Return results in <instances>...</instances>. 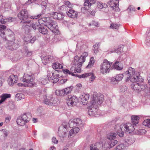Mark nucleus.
<instances>
[{
  "label": "nucleus",
  "mask_w": 150,
  "mask_h": 150,
  "mask_svg": "<svg viewBox=\"0 0 150 150\" xmlns=\"http://www.w3.org/2000/svg\"><path fill=\"white\" fill-rule=\"evenodd\" d=\"M6 27L4 25L0 26V36L8 42L5 45L6 48L11 50H16L19 47V45L12 41L14 39V34L10 29L5 30Z\"/></svg>",
  "instance_id": "1"
},
{
  "label": "nucleus",
  "mask_w": 150,
  "mask_h": 150,
  "mask_svg": "<svg viewBox=\"0 0 150 150\" xmlns=\"http://www.w3.org/2000/svg\"><path fill=\"white\" fill-rule=\"evenodd\" d=\"M140 73L137 72L135 73V69L131 67H129L127 70L125 72V74L127 76V80H130L132 82H143L144 79L140 76Z\"/></svg>",
  "instance_id": "2"
},
{
  "label": "nucleus",
  "mask_w": 150,
  "mask_h": 150,
  "mask_svg": "<svg viewBox=\"0 0 150 150\" xmlns=\"http://www.w3.org/2000/svg\"><path fill=\"white\" fill-rule=\"evenodd\" d=\"M92 105L89 108L88 113L90 115H95L98 114V111L97 105L101 104L103 102L104 98L103 96L100 95L98 96L97 97H94Z\"/></svg>",
  "instance_id": "3"
},
{
  "label": "nucleus",
  "mask_w": 150,
  "mask_h": 150,
  "mask_svg": "<svg viewBox=\"0 0 150 150\" xmlns=\"http://www.w3.org/2000/svg\"><path fill=\"white\" fill-rule=\"evenodd\" d=\"M134 126L131 123H128L125 124H122L120 126L121 131H118L117 134L120 137H123L124 135V131L127 134H129L134 130Z\"/></svg>",
  "instance_id": "4"
},
{
  "label": "nucleus",
  "mask_w": 150,
  "mask_h": 150,
  "mask_svg": "<svg viewBox=\"0 0 150 150\" xmlns=\"http://www.w3.org/2000/svg\"><path fill=\"white\" fill-rule=\"evenodd\" d=\"M112 62L108 61L106 59L104 60L100 66V71L101 73L103 74H106L109 73L110 71L112 69L111 67Z\"/></svg>",
  "instance_id": "5"
},
{
  "label": "nucleus",
  "mask_w": 150,
  "mask_h": 150,
  "mask_svg": "<svg viewBox=\"0 0 150 150\" xmlns=\"http://www.w3.org/2000/svg\"><path fill=\"white\" fill-rule=\"evenodd\" d=\"M131 87L134 91L138 93L143 91L145 93L147 94L149 92L150 95V90L146 85L141 84L139 83H133L131 84Z\"/></svg>",
  "instance_id": "6"
},
{
  "label": "nucleus",
  "mask_w": 150,
  "mask_h": 150,
  "mask_svg": "<svg viewBox=\"0 0 150 150\" xmlns=\"http://www.w3.org/2000/svg\"><path fill=\"white\" fill-rule=\"evenodd\" d=\"M46 26L55 35H57L59 33L58 27L57 23L53 20H50L47 23Z\"/></svg>",
  "instance_id": "7"
},
{
  "label": "nucleus",
  "mask_w": 150,
  "mask_h": 150,
  "mask_svg": "<svg viewBox=\"0 0 150 150\" xmlns=\"http://www.w3.org/2000/svg\"><path fill=\"white\" fill-rule=\"evenodd\" d=\"M117 134V133L111 132L107 135V139L110 140L108 144L110 148L112 147L117 143L118 142L117 140H114L116 138Z\"/></svg>",
  "instance_id": "8"
},
{
  "label": "nucleus",
  "mask_w": 150,
  "mask_h": 150,
  "mask_svg": "<svg viewBox=\"0 0 150 150\" xmlns=\"http://www.w3.org/2000/svg\"><path fill=\"white\" fill-rule=\"evenodd\" d=\"M18 17L22 21L21 22L25 23H29L30 22L29 20H27L29 16L27 10L25 9L22 10L18 14Z\"/></svg>",
  "instance_id": "9"
},
{
  "label": "nucleus",
  "mask_w": 150,
  "mask_h": 150,
  "mask_svg": "<svg viewBox=\"0 0 150 150\" xmlns=\"http://www.w3.org/2000/svg\"><path fill=\"white\" fill-rule=\"evenodd\" d=\"M33 75L31 74H25L23 77L21 79V80L27 83L29 85L32 84V86H34V84L33 82L34 80Z\"/></svg>",
  "instance_id": "10"
},
{
  "label": "nucleus",
  "mask_w": 150,
  "mask_h": 150,
  "mask_svg": "<svg viewBox=\"0 0 150 150\" xmlns=\"http://www.w3.org/2000/svg\"><path fill=\"white\" fill-rule=\"evenodd\" d=\"M78 98L76 96L69 95L66 100V102L69 106H73L76 105L78 102Z\"/></svg>",
  "instance_id": "11"
},
{
  "label": "nucleus",
  "mask_w": 150,
  "mask_h": 150,
  "mask_svg": "<svg viewBox=\"0 0 150 150\" xmlns=\"http://www.w3.org/2000/svg\"><path fill=\"white\" fill-rule=\"evenodd\" d=\"M88 54L87 52H84L81 55V56L79 58V57L76 56L74 57L75 60H76L77 62H79L78 66L79 67H81L82 63L84 62L86 58L88 56Z\"/></svg>",
  "instance_id": "12"
},
{
  "label": "nucleus",
  "mask_w": 150,
  "mask_h": 150,
  "mask_svg": "<svg viewBox=\"0 0 150 150\" xmlns=\"http://www.w3.org/2000/svg\"><path fill=\"white\" fill-rule=\"evenodd\" d=\"M82 121L79 118L71 120L69 122V126L71 128H73L76 126L82 124Z\"/></svg>",
  "instance_id": "13"
},
{
  "label": "nucleus",
  "mask_w": 150,
  "mask_h": 150,
  "mask_svg": "<svg viewBox=\"0 0 150 150\" xmlns=\"http://www.w3.org/2000/svg\"><path fill=\"white\" fill-rule=\"evenodd\" d=\"M76 60H74L73 62V66L70 69V71L74 73H80L81 71V67H79L78 64L79 62H77Z\"/></svg>",
  "instance_id": "14"
},
{
  "label": "nucleus",
  "mask_w": 150,
  "mask_h": 150,
  "mask_svg": "<svg viewBox=\"0 0 150 150\" xmlns=\"http://www.w3.org/2000/svg\"><path fill=\"white\" fill-rule=\"evenodd\" d=\"M18 78L16 75L13 74L11 75L8 78V82L10 86H12L17 82Z\"/></svg>",
  "instance_id": "15"
},
{
  "label": "nucleus",
  "mask_w": 150,
  "mask_h": 150,
  "mask_svg": "<svg viewBox=\"0 0 150 150\" xmlns=\"http://www.w3.org/2000/svg\"><path fill=\"white\" fill-rule=\"evenodd\" d=\"M88 76H90L89 80L91 82L93 81L96 77L92 73H87L82 75H78V77L80 78H84Z\"/></svg>",
  "instance_id": "16"
},
{
  "label": "nucleus",
  "mask_w": 150,
  "mask_h": 150,
  "mask_svg": "<svg viewBox=\"0 0 150 150\" xmlns=\"http://www.w3.org/2000/svg\"><path fill=\"white\" fill-rule=\"evenodd\" d=\"M95 3L96 1L94 0H85L83 8L85 10H88L90 8L91 6Z\"/></svg>",
  "instance_id": "17"
},
{
  "label": "nucleus",
  "mask_w": 150,
  "mask_h": 150,
  "mask_svg": "<svg viewBox=\"0 0 150 150\" xmlns=\"http://www.w3.org/2000/svg\"><path fill=\"white\" fill-rule=\"evenodd\" d=\"M123 75L122 74H117L115 77L112 78L111 81L112 84L117 83L119 81H121L123 78Z\"/></svg>",
  "instance_id": "18"
},
{
  "label": "nucleus",
  "mask_w": 150,
  "mask_h": 150,
  "mask_svg": "<svg viewBox=\"0 0 150 150\" xmlns=\"http://www.w3.org/2000/svg\"><path fill=\"white\" fill-rule=\"evenodd\" d=\"M49 15L50 17L53 18L54 19L57 20H60L62 18L64 15L60 13L56 12H52L49 13Z\"/></svg>",
  "instance_id": "19"
},
{
  "label": "nucleus",
  "mask_w": 150,
  "mask_h": 150,
  "mask_svg": "<svg viewBox=\"0 0 150 150\" xmlns=\"http://www.w3.org/2000/svg\"><path fill=\"white\" fill-rule=\"evenodd\" d=\"M39 27L38 24H35L34 23L31 24L30 25H25V26L24 25L23 26V27L25 31H28V33L29 32V29L30 28H32L34 30H35L36 29L39 28Z\"/></svg>",
  "instance_id": "20"
},
{
  "label": "nucleus",
  "mask_w": 150,
  "mask_h": 150,
  "mask_svg": "<svg viewBox=\"0 0 150 150\" xmlns=\"http://www.w3.org/2000/svg\"><path fill=\"white\" fill-rule=\"evenodd\" d=\"M102 147L101 144L100 142H96L90 145V150H99L100 148H102Z\"/></svg>",
  "instance_id": "21"
},
{
  "label": "nucleus",
  "mask_w": 150,
  "mask_h": 150,
  "mask_svg": "<svg viewBox=\"0 0 150 150\" xmlns=\"http://www.w3.org/2000/svg\"><path fill=\"white\" fill-rule=\"evenodd\" d=\"M130 139H128L127 141H126L125 142V144H120L119 145L117 146L116 148V149L115 150H125V145H126V143H128V145H131L132 143L134 142V141H132V142H130Z\"/></svg>",
  "instance_id": "22"
},
{
  "label": "nucleus",
  "mask_w": 150,
  "mask_h": 150,
  "mask_svg": "<svg viewBox=\"0 0 150 150\" xmlns=\"http://www.w3.org/2000/svg\"><path fill=\"white\" fill-rule=\"evenodd\" d=\"M119 1L118 0H110L108 4L113 9H115L118 6Z\"/></svg>",
  "instance_id": "23"
},
{
  "label": "nucleus",
  "mask_w": 150,
  "mask_h": 150,
  "mask_svg": "<svg viewBox=\"0 0 150 150\" xmlns=\"http://www.w3.org/2000/svg\"><path fill=\"white\" fill-rule=\"evenodd\" d=\"M67 14L69 17L72 18H77L78 15V13L76 11L71 9H69Z\"/></svg>",
  "instance_id": "24"
},
{
  "label": "nucleus",
  "mask_w": 150,
  "mask_h": 150,
  "mask_svg": "<svg viewBox=\"0 0 150 150\" xmlns=\"http://www.w3.org/2000/svg\"><path fill=\"white\" fill-rule=\"evenodd\" d=\"M89 95L88 94L83 93L81 96V102L82 103H83V105L87 104L88 100H89Z\"/></svg>",
  "instance_id": "25"
},
{
  "label": "nucleus",
  "mask_w": 150,
  "mask_h": 150,
  "mask_svg": "<svg viewBox=\"0 0 150 150\" xmlns=\"http://www.w3.org/2000/svg\"><path fill=\"white\" fill-rule=\"evenodd\" d=\"M11 95L10 94L4 93L0 96L1 99L0 100V105L2 104L7 98H10Z\"/></svg>",
  "instance_id": "26"
},
{
  "label": "nucleus",
  "mask_w": 150,
  "mask_h": 150,
  "mask_svg": "<svg viewBox=\"0 0 150 150\" xmlns=\"http://www.w3.org/2000/svg\"><path fill=\"white\" fill-rule=\"evenodd\" d=\"M16 122L17 124L20 126H23L27 123L26 120H24L21 115L18 117Z\"/></svg>",
  "instance_id": "27"
},
{
  "label": "nucleus",
  "mask_w": 150,
  "mask_h": 150,
  "mask_svg": "<svg viewBox=\"0 0 150 150\" xmlns=\"http://www.w3.org/2000/svg\"><path fill=\"white\" fill-rule=\"evenodd\" d=\"M112 67V69L113 68L119 70H122L123 68L121 63L119 62H115Z\"/></svg>",
  "instance_id": "28"
},
{
  "label": "nucleus",
  "mask_w": 150,
  "mask_h": 150,
  "mask_svg": "<svg viewBox=\"0 0 150 150\" xmlns=\"http://www.w3.org/2000/svg\"><path fill=\"white\" fill-rule=\"evenodd\" d=\"M139 117L137 115H132V125L135 126L139 122Z\"/></svg>",
  "instance_id": "29"
},
{
  "label": "nucleus",
  "mask_w": 150,
  "mask_h": 150,
  "mask_svg": "<svg viewBox=\"0 0 150 150\" xmlns=\"http://www.w3.org/2000/svg\"><path fill=\"white\" fill-rule=\"evenodd\" d=\"M53 59V56L50 55L44 57L42 59L43 63L46 64L47 63L50 61H51Z\"/></svg>",
  "instance_id": "30"
},
{
  "label": "nucleus",
  "mask_w": 150,
  "mask_h": 150,
  "mask_svg": "<svg viewBox=\"0 0 150 150\" xmlns=\"http://www.w3.org/2000/svg\"><path fill=\"white\" fill-rule=\"evenodd\" d=\"M24 120H26L27 123L28 122L31 118V115L30 113H25L21 115Z\"/></svg>",
  "instance_id": "31"
},
{
  "label": "nucleus",
  "mask_w": 150,
  "mask_h": 150,
  "mask_svg": "<svg viewBox=\"0 0 150 150\" xmlns=\"http://www.w3.org/2000/svg\"><path fill=\"white\" fill-rule=\"evenodd\" d=\"M67 126L66 125H64L63 124L62 126L59 127L58 129V134L59 137H65V135L66 134V132H64L62 133H61V131L60 130L61 128H63V129H67Z\"/></svg>",
  "instance_id": "32"
},
{
  "label": "nucleus",
  "mask_w": 150,
  "mask_h": 150,
  "mask_svg": "<svg viewBox=\"0 0 150 150\" xmlns=\"http://www.w3.org/2000/svg\"><path fill=\"white\" fill-rule=\"evenodd\" d=\"M52 66L53 69H61L63 68V65L62 64L57 62L53 63Z\"/></svg>",
  "instance_id": "33"
},
{
  "label": "nucleus",
  "mask_w": 150,
  "mask_h": 150,
  "mask_svg": "<svg viewBox=\"0 0 150 150\" xmlns=\"http://www.w3.org/2000/svg\"><path fill=\"white\" fill-rule=\"evenodd\" d=\"M53 100V98L52 96H50V97H49L48 98L45 99L44 101L45 103L48 105H52L53 104L52 102Z\"/></svg>",
  "instance_id": "34"
},
{
  "label": "nucleus",
  "mask_w": 150,
  "mask_h": 150,
  "mask_svg": "<svg viewBox=\"0 0 150 150\" xmlns=\"http://www.w3.org/2000/svg\"><path fill=\"white\" fill-rule=\"evenodd\" d=\"M39 31L43 34L45 35L47 33V29L46 28L40 25L39 27Z\"/></svg>",
  "instance_id": "35"
},
{
  "label": "nucleus",
  "mask_w": 150,
  "mask_h": 150,
  "mask_svg": "<svg viewBox=\"0 0 150 150\" xmlns=\"http://www.w3.org/2000/svg\"><path fill=\"white\" fill-rule=\"evenodd\" d=\"M8 134V131L6 129H3L0 131V134L4 137H7Z\"/></svg>",
  "instance_id": "36"
},
{
  "label": "nucleus",
  "mask_w": 150,
  "mask_h": 150,
  "mask_svg": "<svg viewBox=\"0 0 150 150\" xmlns=\"http://www.w3.org/2000/svg\"><path fill=\"white\" fill-rule=\"evenodd\" d=\"M95 62V60L93 57H91L90 58V61L88 63V64L86 68H91Z\"/></svg>",
  "instance_id": "37"
},
{
  "label": "nucleus",
  "mask_w": 150,
  "mask_h": 150,
  "mask_svg": "<svg viewBox=\"0 0 150 150\" xmlns=\"http://www.w3.org/2000/svg\"><path fill=\"white\" fill-rule=\"evenodd\" d=\"M64 91H65L64 90V89L61 90H57L55 92L56 95H57L64 96L66 95Z\"/></svg>",
  "instance_id": "38"
},
{
  "label": "nucleus",
  "mask_w": 150,
  "mask_h": 150,
  "mask_svg": "<svg viewBox=\"0 0 150 150\" xmlns=\"http://www.w3.org/2000/svg\"><path fill=\"white\" fill-rule=\"evenodd\" d=\"M25 98L23 94L22 93H17L16 96V99L17 100L23 99Z\"/></svg>",
  "instance_id": "39"
},
{
  "label": "nucleus",
  "mask_w": 150,
  "mask_h": 150,
  "mask_svg": "<svg viewBox=\"0 0 150 150\" xmlns=\"http://www.w3.org/2000/svg\"><path fill=\"white\" fill-rule=\"evenodd\" d=\"M49 77L48 78L47 77L42 78L40 80L41 83L44 85L46 84L49 81Z\"/></svg>",
  "instance_id": "40"
},
{
  "label": "nucleus",
  "mask_w": 150,
  "mask_h": 150,
  "mask_svg": "<svg viewBox=\"0 0 150 150\" xmlns=\"http://www.w3.org/2000/svg\"><path fill=\"white\" fill-rule=\"evenodd\" d=\"M120 25L115 23H112L110 26V28L113 29L117 30L119 27Z\"/></svg>",
  "instance_id": "41"
},
{
  "label": "nucleus",
  "mask_w": 150,
  "mask_h": 150,
  "mask_svg": "<svg viewBox=\"0 0 150 150\" xmlns=\"http://www.w3.org/2000/svg\"><path fill=\"white\" fill-rule=\"evenodd\" d=\"M73 89V86H71L70 87H67L64 89V90L65 91V93L66 95L69 93L71 92Z\"/></svg>",
  "instance_id": "42"
},
{
  "label": "nucleus",
  "mask_w": 150,
  "mask_h": 150,
  "mask_svg": "<svg viewBox=\"0 0 150 150\" xmlns=\"http://www.w3.org/2000/svg\"><path fill=\"white\" fill-rule=\"evenodd\" d=\"M58 74H56L55 77H50V80H53V83H56L59 81V79L57 78V77H59Z\"/></svg>",
  "instance_id": "43"
},
{
  "label": "nucleus",
  "mask_w": 150,
  "mask_h": 150,
  "mask_svg": "<svg viewBox=\"0 0 150 150\" xmlns=\"http://www.w3.org/2000/svg\"><path fill=\"white\" fill-rule=\"evenodd\" d=\"M25 55L26 56H30L32 54V51H29L26 48L24 49Z\"/></svg>",
  "instance_id": "44"
},
{
  "label": "nucleus",
  "mask_w": 150,
  "mask_h": 150,
  "mask_svg": "<svg viewBox=\"0 0 150 150\" xmlns=\"http://www.w3.org/2000/svg\"><path fill=\"white\" fill-rule=\"evenodd\" d=\"M144 125L150 127V119H147L144 121L143 122Z\"/></svg>",
  "instance_id": "45"
},
{
  "label": "nucleus",
  "mask_w": 150,
  "mask_h": 150,
  "mask_svg": "<svg viewBox=\"0 0 150 150\" xmlns=\"http://www.w3.org/2000/svg\"><path fill=\"white\" fill-rule=\"evenodd\" d=\"M97 4L98 7L100 9H102L107 6V5L106 4H104L103 5V4L101 2H98Z\"/></svg>",
  "instance_id": "46"
},
{
  "label": "nucleus",
  "mask_w": 150,
  "mask_h": 150,
  "mask_svg": "<svg viewBox=\"0 0 150 150\" xmlns=\"http://www.w3.org/2000/svg\"><path fill=\"white\" fill-rule=\"evenodd\" d=\"M63 71H64V73L66 74H69V75H71L72 76H75V74H74L72 73V72H71L70 71H69V70L66 69H63Z\"/></svg>",
  "instance_id": "47"
},
{
  "label": "nucleus",
  "mask_w": 150,
  "mask_h": 150,
  "mask_svg": "<svg viewBox=\"0 0 150 150\" xmlns=\"http://www.w3.org/2000/svg\"><path fill=\"white\" fill-rule=\"evenodd\" d=\"M89 24L90 25H94L96 27H98L99 26V24L98 22L95 21L93 20Z\"/></svg>",
  "instance_id": "48"
},
{
  "label": "nucleus",
  "mask_w": 150,
  "mask_h": 150,
  "mask_svg": "<svg viewBox=\"0 0 150 150\" xmlns=\"http://www.w3.org/2000/svg\"><path fill=\"white\" fill-rule=\"evenodd\" d=\"M79 129L78 127H76L75 128L72 129L71 130H70V133L71 132H74V134H76L79 131Z\"/></svg>",
  "instance_id": "49"
},
{
  "label": "nucleus",
  "mask_w": 150,
  "mask_h": 150,
  "mask_svg": "<svg viewBox=\"0 0 150 150\" xmlns=\"http://www.w3.org/2000/svg\"><path fill=\"white\" fill-rule=\"evenodd\" d=\"M99 46V44H96L93 46L94 52L95 53L98 52V49Z\"/></svg>",
  "instance_id": "50"
},
{
  "label": "nucleus",
  "mask_w": 150,
  "mask_h": 150,
  "mask_svg": "<svg viewBox=\"0 0 150 150\" xmlns=\"http://www.w3.org/2000/svg\"><path fill=\"white\" fill-rule=\"evenodd\" d=\"M42 15V14L41 13V14H38L37 16H31L30 17V18L31 19H37L38 18H39L41 17Z\"/></svg>",
  "instance_id": "51"
},
{
  "label": "nucleus",
  "mask_w": 150,
  "mask_h": 150,
  "mask_svg": "<svg viewBox=\"0 0 150 150\" xmlns=\"http://www.w3.org/2000/svg\"><path fill=\"white\" fill-rule=\"evenodd\" d=\"M17 85L19 86H25V87H28V86H31L32 84L29 85L28 83L27 84H23L21 83H18L17 84Z\"/></svg>",
  "instance_id": "52"
},
{
  "label": "nucleus",
  "mask_w": 150,
  "mask_h": 150,
  "mask_svg": "<svg viewBox=\"0 0 150 150\" xmlns=\"http://www.w3.org/2000/svg\"><path fill=\"white\" fill-rule=\"evenodd\" d=\"M128 10H129V12H131L132 11H136V9L134 6H130L128 8Z\"/></svg>",
  "instance_id": "53"
},
{
  "label": "nucleus",
  "mask_w": 150,
  "mask_h": 150,
  "mask_svg": "<svg viewBox=\"0 0 150 150\" xmlns=\"http://www.w3.org/2000/svg\"><path fill=\"white\" fill-rule=\"evenodd\" d=\"M64 4L69 8H71V5L70 2L68 1H66L64 2Z\"/></svg>",
  "instance_id": "54"
},
{
  "label": "nucleus",
  "mask_w": 150,
  "mask_h": 150,
  "mask_svg": "<svg viewBox=\"0 0 150 150\" xmlns=\"http://www.w3.org/2000/svg\"><path fill=\"white\" fill-rule=\"evenodd\" d=\"M56 74H55L54 73H52L51 72L50 73H49L48 74L47 76V77H49L50 78V77H55V76H56Z\"/></svg>",
  "instance_id": "55"
},
{
  "label": "nucleus",
  "mask_w": 150,
  "mask_h": 150,
  "mask_svg": "<svg viewBox=\"0 0 150 150\" xmlns=\"http://www.w3.org/2000/svg\"><path fill=\"white\" fill-rule=\"evenodd\" d=\"M52 142L54 144H57L58 142V140L56 139V138L54 137H53L52 139Z\"/></svg>",
  "instance_id": "56"
},
{
  "label": "nucleus",
  "mask_w": 150,
  "mask_h": 150,
  "mask_svg": "<svg viewBox=\"0 0 150 150\" xmlns=\"http://www.w3.org/2000/svg\"><path fill=\"white\" fill-rule=\"evenodd\" d=\"M7 22V19L6 18L4 19L3 20H2V19H0V23H1V24H5Z\"/></svg>",
  "instance_id": "57"
},
{
  "label": "nucleus",
  "mask_w": 150,
  "mask_h": 150,
  "mask_svg": "<svg viewBox=\"0 0 150 150\" xmlns=\"http://www.w3.org/2000/svg\"><path fill=\"white\" fill-rule=\"evenodd\" d=\"M24 40L28 43L30 42V38H27L25 36L24 38Z\"/></svg>",
  "instance_id": "58"
},
{
  "label": "nucleus",
  "mask_w": 150,
  "mask_h": 150,
  "mask_svg": "<svg viewBox=\"0 0 150 150\" xmlns=\"http://www.w3.org/2000/svg\"><path fill=\"white\" fill-rule=\"evenodd\" d=\"M36 38L35 37H33L30 40V42L31 43H33L36 40Z\"/></svg>",
  "instance_id": "59"
},
{
  "label": "nucleus",
  "mask_w": 150,
  "mask_h": 150,
  "mask_svg": "<svg viewBox=\"0 0 150 150\" xmlns=\"http://www.w3.org/2000/svg\"><path fill=\"white\" fill-rule=\"evenodd\" d=\"M75 134H74V132H71V133H70V131L69 132V137H71V136H74Z\"/></svg>",
  "instance_id": "60"
},
{
  "label": "nucleus",
  "mask_w": 150,
  "mask_h": 150,
  "mask_svg": "<svg viewBox=\"0 0 150 150\" xmlns=\"http://www.w3.org/2000/svg\"><path fill=\"white\" fill-rule=\"evenodd\" d=\"M4 81V80L2 78H0V87L2 86Z\"/></svg>",
  "instance_id": "61"
},
{
  "label": "nucleus",
  "mask_w": 150,
  "mask_h": 150,
  "mask_svg": "<svg viewBox=\"0 0 150 150\" xmlns=\"http://www.w3.org/2000/svg\"><path fill=\"white\" fill-rule=\"evenodd\" d=\"M7 19V22H11L13 21L12 19L13 18H9Z\"/></svg>",
  "instance_id": "62"
},
{
  "label": "nucleus",
  "mask_w": 150,
  "mask_h": 150,
  "mask_svg": "<svg viewBox=\"0 0 150 150\" xmlns=\"http://www.w3.org/2000/svg\"><path fill=\"white\" fill-rule=\"evenodd\" d=\"M41 4L42 5H43V6H44L45 8H46L47 7V5L45 2H42Z\"/></svg>",
  "instance_id": "63"
},
{
  "label": "nucleus",
  "mask_w": 150,
  "mask_h": 150,
  "mask_svg": "<svg viewBox=\"0 0 150 150\" xmlns=\"http://www.w3.org/2000/svg\"><path fill=\"white\" fill-rule=\"evenodd\" d=\"M140 132L142 133L143 132V133L145 134L146 132V131L145 129H142L140 130Z\"/></svg>",
  "instance_id": "64"
}]
</instances>
